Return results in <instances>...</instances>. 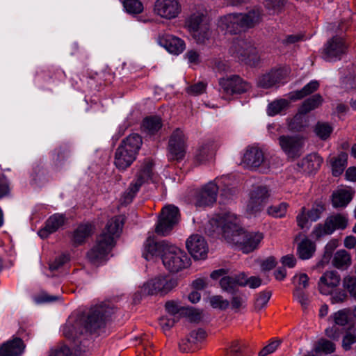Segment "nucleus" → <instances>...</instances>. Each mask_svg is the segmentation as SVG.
Returning <instances> with one entry per match:
<instances>
[{
  "label": "nucleus",
  "mask_w": 356,
  "mask_h": 356,
  "mask_svg": "<svg viewBox=\"0 0 356 356\" xmlns=\"http://www.w3.org/2000/svg\"><path fill=\"white\" fill-rule=\"evenodd\" d=\"M217 221L227 242L238 245L244 253H250L257 249L264 238L262 233L245 232L238 218L233 213H223Z\"/></svg>",
  "instance_id": "nucleus-1"
},
{
  "label": "nucleus",
  "mask_w": 356,
  "mask_h": 356,
  "mask_svg": "<svg viewBox=\"0 0 356 356\" xmlns=\"http://www.w3.org/2000/svg\"><path fill=\"white\" fill-rule=\"evenodd\" d=\"M261 19L259 10L254 9L246 13H231L222 17L219 26L230 34H238L246 29L254 27Z\"/></svg>",
  "instance_id": "nucleus-2"
},
{
  "label": "nucleus",
  "mask_w": 356,
  "mask_h": 356,
  "mask_svg": "<svg viewBox=\"0 0 356 356\" xmlns=\"http://www.w3.org/2000/svg\"><path fill=\"white\" fill-rule=\"evenodd\" d=\"M143 143L138 134H132L125 138L118 147L115 153L114 164L120 170H124L133 163Z\"/></svg>",
  "instance_id": "nucleus-3"
},
{
  "label": "nucleus",
  "mask_w": 356,
  "mask_h": 356,
  "mask_svg": "<svg viewBox=\"0 0 356 356\" xmlns=\"http://www.w3.org/2000/svg\"><path fill=\"white\" fill-rule=\"evenodd\" d=\"M153 163L149 160H145L137 172L135 179L131 182L129 188L121 197L122 204L131 203L140 187L152 179Z\"/></svg>",
  "instance_id": "nucleus-4"
},
{
  "label": "nucleus",
  "mask_w": 356,
  "mask_h": 356,
  "mask_svg": "<svg viewBox=\"0 0 356 356\" xmlns=\"http://www.w3.org/2000/svg\"><path fill=\"white\" fill-rule=\"evenodd\" d=\"M348 220L346 215L334 213L328 216L323 223H318L313 228L311 236L316 240L332 234L336 230H343L348 226Z\"/></svg>",
  "instance_id": "nucleus-5"
},
{
  "label": "nucleus",
  "mask_w": 356,
  "mask_h": 356,
  "mask_svg": "<svg viewBox=\"0 0 356 356\" xmlns=\"http://www.w3.org/2000/svg\"><path fill=\"white\" fill-rule=\"evenodd\" d=\"M111 314L112 309L105 304L91 307L82 319L84 328L90 332H96L105 325L106 319Z\"/></svg>",
  "instance_id": "nucleus-6"
},
{
  "label": "nucleus",
  "mask_w": 356,
  "mask_h": 356,
  "mask_svg": "<svg viewBox=\"0 0 356 356\" xmlns=\"http://www.w3.org/2000/svg\"><path fill=\"white\" fill-rule=\"evenodd\" d=\"M177 285V280L168 276H158L145 282L140 289L143 296H164Z\"/></svg>",
  "instance_id": "nucleus-7"
},
{
  "label": "nucleus",
  "mask_w": 356,
  "mask_h": 356,
  "mask_svg": "<svg viewBox=\"0 0 356 356\" xmlns=\"http://www.w3.org/2000/svg\"><path fill=\"white\" fill-rule=\"evenodd\" d=\"M278 143L288 160L294 161L304 152L305 140L299 135H282Z\"/></svg>",
  "instance_id": "nucleus-8"
},
{
  "label": "nucleus",
  "mask_w": 356,
  "mask_h": 356,
  "mask_svg": "<svg viewBox=\"0 0 356 356\" xmlns=\"http://www.w3.org/2000/svg\"><path fill=\"white\" fill-rule=\"evenodd\" d=\"M220 92L223 99H229L234 95L246 92L250 88V85L238 75H233L219 79Z\"/></svg>",
  "instance_id": "nucleus-9"
},
{
  "label": "nucleus",
  "mask_w": 356,
  "mask_h": 356,
  "mask_svg": "<svg viewBox=\"0 0 356 356\" xmlns=\"http://www.w3.org/2000/svg\"><path fill=\"white\" fill-rule=\"evenodd\" d=\"M165 267L172 273H177L188 265L187 256L177 247L171 244L162 254Z\"/></svg>",
  "instance_id": "nucleus-10"
},
{
  "label": "nucleus",
  "mask_w": 356,
  "mask_h": 356,
  "mask_svg": "<svg viewBox=\"0 0 356 356\" xmlns=\"http://www.w3.org/2000/svg\"><path fill=\"white\" fill-rule=\"evenodd\" d=\"M113 247L111 238H106L104 235H99L95 245L87 252V259L92 264L99 266L107 260Z\"/></svg>",
  "instance_id": "nucleus-11"
},
{
  "label": "nucleus",
  "mask_w": 356,
  "mask_h": 356,
  "mask_svg": "<svg viewBox=\"0 0 356 356\" xmlns=\"http://www.w3.org/2000/svg\"><path fill=\"white\" fill-rule=\"evenodd\" d=\"M179 220V211L177 207L168 205L163 207L156 227V232L161 236L168 235Z\"/></svg>",
  "instance_id": "nucleus-12"
},
{
  "label": "nucleus",
  "mask_w": 356,
  "mask_h": 356,
  "mask_svg": "<svg viewBox=\"0 0 356 356\" xmlns=\"http://www.w3.org/2000/svg\"><path fill=\"white\" fill-rule=\"evenodd\" d=\"M186 154L185 136L180 129H176L171 134L168 146L169 161H181Z\"/></svg>",
  "instance_id": "nucleus-13"
},
{
  "label": "nucleus",
  "mask_w": 356,
  "mask_h": 356,
  "mask_svg": "<svg viewBox=\"0 0 356 356\" xmlns=\"http://www.w3.org/2000/svg\"><path fill=\"white\" fill-rule=\"evenodd\" d=\"M153 10L161 18L171 20L179 15L181 6L179 0H156Z\"/></svg>",
  "instance_id": "nucleus-14"
},
{
  "label": "nucleus",
  "mask_w": 356,
  "mask_h": 356,
  "mask_svg": "<svg viewBox=\"0 0 356 356\" xmlns=\"http://www.w3.org/2000/svg\"><path fill=\"white\" fill-rule=\"evenodd\" d=\"M347 45L341 38L334 37L329 40L323 49V58L327 61L340 60L346 53Z\"/></svg>",
  "instance_id": "nucleus-15"
},
{
  "label": "nucleus",
  "mask_w": 356,
  "mask_h": 356,
  "mask_svg": "<svg viewBox=\"0 0 356 356\" xmlns=\"http://www.w3.org/2000/svg\"><path fill=\"white\" fill-rule=\"evenodd\" d=\"M218 192V184L210 181L200 189L195 195L196 207H207L212 205L216 201Z\"/></svg>",
  "instance_id": "nucleus-16"
},
{
  "label": "nucleus",
  "mask_w": 356,
  "mask_h": 356,
  "mask_svg": "<svg viewBox=\"0 0 356 356\" xmlns=\"http://www.w3.org/2000/svg\"><path fill=\"white\" fill-rule=\"evenodd\" d=\"M187 250L196 260L205 259L209 250L204 238L199 234L191 235L186 243Z\"/></svg>",
  "instance_id": "nucleus-17"
},
{
  "label": "nucleus",
  "mask_w": 356,
  "mask_h": 356,
  "mask_svg": "<svg viewBox=\"0 0 356 356\" xmlns=\"http://www.w3.org/2000/svg\"><path fill=\"white\" fill-rule=\"evenodd\" d=\"M269 197L270 191L267 186H259L256 187L250 193L248 209L252 213L261 211Z\"/></svg>",
  "instance_id": "nucleus-18"
},
{
  "label": "nucleus",
  "mask_w": 356,
  "mask_h": 356,
  "mask_svg": "<svg viewBox=\"0 0 356 356\" xmlns=\"http://www.w3.org/2000/svg\"><path fill=\"white\" fill-rule=\"evenodd\" d=\"M340 282L341 277L337 271L327 270L321 275L318 282L319 292L323 295L330 294Z\"/></svg>",
  "instance_id": "nucleus-19"
},
{
  "label": "nucleus",
  "mask_w": 356,
  "mask_h": 356,
  "mask_svg": "<svg viewBox=\"0 0 356 356\" xmlns=\"http://www.w3.org/2000/svg\"><path fill=\"white\" fill-rule=\"evenodd\" d=\"M159 42L168 51L175 55L181 54L186 47L183 40L167 33L159 35Z\"/></svg>",
  "instance_id": "nucleus-20"
},
{
  "label": "nucleus",
  "mask_w": 356,
  "mask_h": 356,
  "mask_svg": "<svg viewBox=\"0 0 356 356\" xmlns=\"http://www.w3.org/2000/svg\"><path fill=\"white\" fill-rule=\"evenodd\" d=\"M170 243L166 241L156 242L154 237L149 236L144 243L145 252L143 255L147 260L149 256H160L162 258Z\"/></svg>",
  "instance_id": "nucleus-21"
},
{
  "label": "nucleus",
  "mask_w": 356,
  "mask_h": 356,
  "mask_svg": "<svg viewBox=\"0 0 356 356\" xmlns=\"http://www.w3.org/2000/svg\"><path fill=\"white\" fill-rule=\"evenodd\" d=\"M124 222V218L122 216H117L111 218L100 235H104L106 238H111L112 244L115 245V239L120 236Z\"/></svg>",
  "instance_id": "nucleus-22"
},
{
  "label": "nucleus",
  "mask_w": 356,
  "mask_h": 356,
  "mask_svg": "<svg viewBox=\"0 0 356 356\" xmlns=\"http://www.w3.org/2000/svg\"><path fill=\"white\" fill-rule=\"evenodd\" d=\"M220 285L224 291L234 293L239 286H245V274L243 273L227 275L221 278Z\"/></svg>",
  "instance_id": "nucleus-23"
},
{
  "label": "nucleus",
  "mask_w": 356,
  "mask_h": 356,
  "mask_svg": "<svg viewBox=\"0 0 356 356\" xmlns=\"http://www.w3.org/2000/svg\"><path fill=\"white\" fill-rule=\"evenodd\" d=\"M264 161V155L261 149L256 147L247 149L243 155L242 162L246 168H257Z\"/></svg>",
  "instance_id": "nucleus-24"
},
{
  "label": "nucleus",
  "mask_w": 356,
  "mask_h": 356,
  "mask_svg": "<svg viewBox=\"0 0 356 356\" xmlns=\"http://www.w3.org/2000/svg\"><path fill=\"white\" fill-rule=\"evenodd\" d=\"M95 225L90 222L80 224L72 233V241L75 246L83 244L95 232Z\"/></svg>",
  "instance_id": "nucleus-25"
},
{
  "label": "nucleus",
  "mask_w": 356,
  "mask_h": 356,
  "mask_svg": "<svg viewBox=\"0 0 356 356\" xmlns=\"http://www.w3.org/2000/svg\"><path fill=\"white\" fill-rule=\"evenodd\" d=\"M65 217L63 214L55 213L51 216L46 221L45 226L38 232L42 238H47L50 234L56 232L65 222Z\"/></svg>",
  "instance_id": "nucleus-26"
},
{
  "label": "nucleus",
  "mask_w": 356,
  "mask_h": 356,
  "mask_svg": "<svg viewBox=\"0 0 356 356\" xmlns=\"http://www.w3.org/2000/svg\"><path fill=\"white\" fill-rule=\"evenodd\" d=\"M25 345L18 337L8 341L0 347V356H19L24 351Z\"/></svg>",
  "instance_id": "nucleus-27"
},
{
  "label": "nucleus",
  "mask_w": 356,
  "mask_h": 356,
  "mask_svg": "<svg viewBox=\"0 0 356 356\" xmlns=\"http://www.w3.org/2000/svg\"><path fill=\"white\" fill-rule=\"evenodd\" d=\"M216 147L213 141H207L201 145L197 150L195 156V161L197 164H204L212 159L215 154Z\"/></svg>",
  "instance_id": "nucleus-28"
},
{
  "label": "nucleus",
  "mask_w": 356,
  "mask_h": 356,
  "mask_svg": "<svg viewBox=\"0 0 356 356\" xmlns=\"http://www.w3.org/2000/svg\"><path fill=\"white\" fill-rule=\"evenodd\" d=\"M283 78L284 74L282 70H273L259 76L257 81V85L263 88H270L281 81Z\"/></svg>",
  "instance_id": "nucleus-29"
},
{
  "label": "nucleus",
  "mask_w": 356,
  "mask_h": 356,
  "mask_svg": "<svg viewBox=\"0 0 356 356\" xmlns=\"http://www.w3.org/2000/svg\"><path fill=\"white\" fill-rule=\"evenodd\" d=\"M323 163V159L317 154H309L307 155L299 163L298 165L304 171L311 173L318 170Z\"/></svg>",
  "instance_id": "nucleus-30"
},
{
  "label": "nucleus",
  "mask_w": 356,
  "mask_h": 356,
  "mask_svg": "<svg viewBox=\"0 0 356 356\" xmlns=\"http://www.w3.org/2000/svg\"><path fill=\"white\" fill-rule=\"evenodd\" d=\"M353 199L350 190L339 189L332 195V204L334 208L346 207Z\"/></svg>",
  "instance_id": "nucleus-31"
},
{
  "label": "nucleus",
  "mask_w": 356,
  "mask_h": 356,
  "mask_svg": "<svg viewBox=\"0 0 356 356\" xmlns=\"http://www.w3.org/2000/svg\"><path fill=\"white\" fill-rule=\"evenodd\" d=\"M352 263V259L350 253L345 250H337L332 258V264L335 268L340 270L347 269Z\"/></svg>",
  "instance_id": "nucleus-32"
},
{
  "label": "nucleus",
  "mask_w": 356,
  "mask_h": 356,
  "mask_svg": "<svg viewBox=\"0 0 356 356\" xmlns=\"http://www.w3.org/2000/svg\"><path fill=\"white\" fill-rule=\"evenodd\" d=\"M316 251V244L307 238L302 239L297 248V253L301 259H310Z\"/></svg>",
  "instance_id": "nucleus-33"
},
{
  "label": "nucleus",
  "mask_w": 356,
  "mask_h": 356,
  "mask_svg": "<svg viewBox=\"0 0 356 356\" xmlns=\"http://www.w3.org/2000/svg\"><path fill=\"white\" fill-rule=\"evenodd\" d=\"M239 48H249L247 56H243V63L250 66H257L260 62V56L257 49L251 43L241 42Z\"/></svg>",
  "instance_id": "nucleus-34"
},
{
  "label": "nucleus",
  "mask_w": 356,
  "mask_h": 356,
  "mask_svg": "<svg viewBox=\"0 0 356 356\" xmlns=\"http://www.w3.org/2000/svg\"><path fill=\"white\" fill-rule=\"evenodd\" d=\"M348 154L346 152H341L337 156L330 159L332 175L337 177L342 174L347 165Z\"/></svg>",
  "instance_id": "nucleus-35"
},
{
  "label": "nucleus",
  "mask_w": 356,
  "mask_h": 356,
  "mask_svg": "<svg viewBox=\"0 0 356 356\" xmlns=\"http://www.w3.org/2000/svg\"><path fill=\"white\" fill-rule=\"evenodd\" d=\"M319 88V83L318 81L313 80L305 85L301 90L294 91L290 94L291 100H298L307 97L314 92Z\"/></svg>",
  "instance_id": "nucleus-36"
},
{
  "label": "nucleus",
  "mask_w": 356,
  "mask_h": 356,
  "mask_svg": "<svg viewBox=\"0 0 356 356\" xmlns=\"http://www.w3.org/2000/svg\"><path fill=\"white\" fill-rule=\"evenodd\" d=\"M161 127V119L156 116L146 118L142 124L143 131L149 135L155 134Z\"/></svg>",
  "instance_id": "nucleus-37"
},
{
  "label": "nucleus",
  "mask_w": 356,
  "mask_h": 356,
  "mask_svg": "<svg viewBox=\"0 0 356 356\" xmlns=\"http://www.w3.org/2000/svg\"><path fill=\"white\" fill-rule=\"evenodd\" d=\"M323 97L320 94H315L305 100L299 108L300 114H307L311 111L318 108L323 102Z\"/></svg>",
  "instance_id": "nucleus-38"
},
{
  "label": "nucleus",
  "mask_w": 356,
  "mask_h": 356,
  "mask_svg": "<svg viewBox=\"0 0 356 356\" xmlns=\"http://www.w3.org/2000/svg\"><path fill=\"white\" fill-rule=\"evenodd\" d=\"M203 24H209L206 21L205 17L202 14L191 15L186 22V26L190 33L200 29Z\"/></svg>",
  "instance_id": "nucleus-39"
},
{
  "label": "nucleus",
  "mask_w": 356,
  "mask_h": 356,
  "mask_svg": "<svg viewBox=\"0 0 356 356\" xmlns=\"http://www.w3.org/2000/svg\"><path fill=\"white\" fill-rule=\"evenodd\" d=\"M191 34L197 44H205L211 36L209 24L202 25L200 29L191 33Z\"/></svg>",
  "instance_id": "nucleus-40"
},
{
  "label": "nucleus",
  "mask_w": 356,
  "mask_h": 356,
  "mask_svg": "<svg viewBox=\"0 0 356 356\" xmlns=\"http://www.w3.org/2000/svg\"><path fill=\"white\" fill-rule=\"evenodd\" d=\"M241 42L244 43H250L245 40L240 39L233 41L230 48H229V54L232 56L238 59V60L243 62V56H247L249 49L248 48H239L238 47V44H241Z\"/></svg>",
  "instance_id": "nucleus-41"
},
{
  "label": "nucleus",
  "mask_w": 356,
  "mask_h": 356,
  "mask_svg": "<svg viewBox=\"0 0 356 356\" xmlns=\"http://www.w3.org/2000/svg\"><path fill=\"white\" fill-rule=\"evenodd\" d=\"M289 104L285 99H276L268 104L267 113L269 115H275L286 109Z\"/></svg>",
  "instance_id": "nucleus-42"
},
{
  "label": "nucleus",
  "mask_w": 356,
  "mask_h": 356,
  "mask_svg": "<svg viewBox=\"0 0 356 356\" xmlns=\"http://www.w3.org/2000/svg\"><path fill=\"white\" fill-rule=\"evenodd\" d=\"M325 205L322 202H315L311 209L307 211L309 220L313 222L318 220L325 211Z\"/></svg>",
  "instance_id": "nucleus-43"
},
{
  "label": "nucleus",
  "mask_w": 356,
  "mask_h": 356,
  "mask_svg": "<svg viewBox=\"0 0 356 356\" xmlns=\"http://www.w3.org/2000/svg\"><path fill=\"white\" fill-rule=\"evenodd\" d=\"M293 296L294 300L300 304L303 310L308 309L310 299L309 295L303 291L302 288L296 287L293 291Z\"/></svg>",
  "instance_id": "nucleus-44"
},
{
  "label": "nucleus",
  "mask_w": 356,
  "mask_h": 356,
  "mask_svg": "<svg viewBox=\"0 0 356 356\" xmlns=\"http://www.w3.org/2000/svg\"><path fill=\"white\" fill-rule=\"evenodd\" d=\"M289 204L286 202H282L269 207L267 209V213L274 218H283L286 213Z\"/></svg>",
  "instance_id": "nucleus-45"
},
{
  "label": "nucleus",
  "mask_w": 356,
  "mask_h": 356,
  "mask_svg": "<svg viewBox=\"0 0 356 356\" xmlns=\"http://www.w3.org/2000/svg\"><path fill=\"white\" fill-rule=\"evenodd\" d=\"M166 312L175 318H178L177 315H184L186 307H181L178 302L175 300L167 301L165 304Z\"/></svg>",
  "instance_id": "nucleus-46"
},
{
  "label": "nucleus",
  "mask_w": 356,
  "mask_h": 356,
  "mask_svg": "<svg viewBox=\"0 0 356 356\" xmlns=\"http://www.w3.org/2000/svg\"><path fill=\"white\" fill-rule=\"evenodd\" d=\"M271 297V292L268 291H264L259 293L255 298L254 300V309L256 311H260L264 307H265L268 302L270 298Z\"/></svg>",
  "instance_id": "nucleus-47"
},
{
  "label": "nucleus",
  "mask_w": 356,
  "mask_h": 356,
  "mask_svg": "<svg viewBox=\"0 0 356 356\" xmlns=\"http://www.w3.org/2000/svg\"><path fill=\"white\" fill-rule=\"evenodd\" d=\"M125 10L129 14H138L143 10V3L138 0H125L123 2Z\"/></svg>",
  "instance_id": "nucleus-48"
},
{
  "label": "nucleus",
  "mask_w": 356,
  "mask_h": 356,
  "mask_svg": "<svg viewBox=\"0 0 356 356\" xmlns=\"http://www.w3.org/2000/svg\"><path fill=\"white\" fill-rule=\"evenodd\" d=\"M207 337L206 332L202 329L199 328L196 330H193L190 333L188 337V343H193L195 347L199 343L202 342Z\"/></svg>",
  "instance_id": "nucleus-49"
},
{
  "label": "nucleus",
  "mask_w": 356,
  "mask_h": 356,
  "mask_svg": "<svg viewBox=\"0 0 356 356\" xmlns=\"http://www.w3.org/2000/svg\"><path fill=\"white\" fill-rule=\"evenodd\" d=\"M70 156L69 149L64 146L56 149L54 152V159L57 165H60L66 161Z\"/></svg>",
  "instance_id": "nucleus-50"
},
{
  "label": "nucleus",
  "mask_w": 356,
  "mask_h": 356,
  "mask_svg": "<svg viewBox=\"0 0 356 356\" xmlns=\"http://www.w3.org/2000/svg\"><path fill=\"white\" fill-rule=\"evenodd\" d=\"M316 352H323L326 354L333 353L335 350V345L333 342L327 339H321L316 346Z\"/></svg>",
  "instance_id": "nucleus-51"
},
{
  "label": "nucleus",
  "mask_w": 356,
  "mask_h": 356,
  "mask_svg": "<svg viewBox=\"0 0 356 356\" xmlns=\"http://www.w3.org/2000/svg\"><path fill=\"white\" fill-rule=\"evenodd\" d=\"M209 302L213 308L226 309L229 305V300L224 299L221 296H213L209 298Z\"/></svg>",
  "instance_id": "nucleus-52"
},
{
  "label": "nucleus",
  "mask_w": 356,
  "mask_h": 356,
  "mask_svg": "<svg viewBox=\"0 0 356 356\" xmlns=\"http://www.w3.org/2000/svg\"><path fill=\"white\" fill-rule=\"evenodd\" d=\"M284 6V0H266L265 6L270 14H278Z\"/></svg>",
  "instance_id": "nucleus-53"
},
{
  "label": "nucleus",
  "mask_w": 356,
  "mask_h": 356,
  "mask_svg": "<svg viewBox=\"0 0 356 356\" xmlns=\"http://www.w3.org/2000/svg\"><path fill=\"white\" fill-rule=\"evenodd\" d=\"M332 131V127L325 123H318L315 127L316 135L323 140L327 138Z\"/></svg>",
  "instance_id": "nucleus-54"
},
{
  "label": "nucleus",
  "mask_w": 356,
  "mask_h": 356,
  "mask_svg": "<svg viewBox=\"0 0 356 356\" xmlns=\"http://www.w3.org/2000/svg\"><path fill=\"white\" fill-rule=\"evenodd\" d=\"M282 339H273L268 345L264 347L259 353V356H266L274 353L282 343Z\"/></svg>",
  "instance_id": "nucleus-55"
},
{
  "label": "nucleus",
  "mask_w": 356,
  "mask_h": 356,
  "mask_svg": "<svg viewBox=\"0 0 356 356\" xmlns=\"http://www.w3.org/2000/svg\"><path fill=\"white\" fill-rule=\"evenodd\" d=\"M343 287L356 298V277L346 276L343 280Z\"/></svg>",
  "instance_id": "nucleus-56"
},
{
  "label": "nucleus",
  "mask_w": 356,
  "mask_h": 356,
  "mask_svg": "<svg viewBox=\"0 0 356 356\" xmlns=\"http://www.w3.org/2000/svg\"><path fill=\"white\" fill-rule=\"evenodd\" d=\"M331 318L336 325L343 326L348 322V313L346 310H339L335 312Z\"/></svg>",
  "instance_id": "nucleus-57"
},
{
  "label": "nucleus",
  "mask_w": 356,
  "mask_h": 356,
  "mask_svg": "<svg viewBox=\"0 0 356 356\" xmlns=\"http://www.w3.org/2000/svg\"><path fill=\"white\" fill-rule=\"evenodd\" d=\"M70 260L67 254H61L56 257L54 262L49 264V269L51 270H56L63 266Z\"/></svg>",
  "instance_id": "nucleus-58"
},
{
  "label": "nucleus",
  "mask_w": 356,
  "mask_h": 356,
  "mask_svg": "<svg viewBox=\"0 0 356 356\" xmlns=\"http://www.w3.org/2000/svg\"><path fill=\"white\" fill-rule=\"evenodd\" d=\"M308 218L307 209L303 207L301 208L300 213L296 216V222L298 226L301 228L304 229L307 223H308Z\"/></svg>",
  "instance_id": "nucleus-59"
},
{
  "label": "nucleus",
  "mask_w": 356,
  "mask_h": 356,
  "mask_svg": "<svg viewBox=\"0 0 356 356\" xmlns=\"http://www.w3.org/2000/svg\"><path fill=\"white\" fill-rule=\"evenodd\" d=\"M206 84L203 82H199L193 84L187 88V92L193 95H198L204 92Z\"/></svg>",
  "instance_id": "nucleus-60"
},
{
  "label": "nucleus",
  "mask_w": 356,
  "mask_h": 356,
  "mask_svg": "<svg viewBox=\"0 0 356 356\" xmlns=\"http://www.w3.org/2000/svg\"><path fill=\"white\" fill-rule=\"evenodd\" d=\"M227 356H242L241 348L238 341H234L227 350Z\"/></svg>",
  "instance_id": "nucleus-61"
},
{
  "label": "nucleus",
  "mask_w": 356,
  "mask_h": 356,
  "mask_svg": "<svg viewBox=\"0 0 356 356\" xmlns=\"http://www.w3.org/2000/svg\"><path fill=\"white\" fill-rule=\"evenodd\" d=\"M355 343H356V336L352 333H347L343 338L342 347L345 350H349Z\"/></svg>",
  "instance_id": "nucleus-62"
},
{
  "label": "nucleus",
  "mask_w": 356,
  "mask_h": 356,
  "mask_svg": "<svg viewBox=\"0 0 356 356\" xmlns=\"http://www.w3.org/2000/svg\"><path fill=\"white\" fill-rule=\"evenodd\" d=\"M185 58L191 64L197 65L200 63V54L194 49L188 50L185 54Z\"/></svg>",
  "instance_id": "nucleus-63"
},
{
  "label": "nucleus",
  "mask_w": 356,
  "mask_h": 356,
  "mask_svg": "<svg viewBox=\"0 0 356 356\" xmlns=\"http://www.w3.org/2000/svg\"><path fill=\"white\" fill-rule=\"evenodd\" d=\"M178 318L161 317L159 319V324L164 330H168L177 322Z\"/></svg>",
  "instance_id": "nucleus-64"
}]
</instances>
